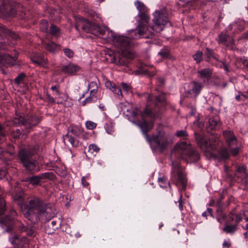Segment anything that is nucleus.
Returning <instances> with one entry per match:
<instances>
[{"mask_svg":"<svg viewBox=\"0 0 248 248\" xmlns=\"http://www.w3.org/2000/svg\"><path fill=\"white\" fill-rule=\"evenodd\" d=\"M238 214H242V218L243 217H244L245 221H248V210L241 211V212H239Z\"/></svg>","mask_w":248,"mask_h":248,"instance_id":"59","label":"nucleus"},{"mask_svg":"<svg viewBox=\"0 0 248 248\" xmlns=\"http://www.w3.org/2000/svg\"><path fill=\"white\" fill-rule=\"evenodd\" d=\"M111 91L113 92V93L116 94L118 97H120V96L121 97H122L123 95L121 89L119 87H117L116 85L114 86V88H112Z\"/></svg>","mask_w":248,"mask_h":248,"instance_id":"54","label":"nucleus"},{"mask_svg":"<svg viewBox=\"0 0 248 248\" xmlns=\"http://www.w3.org/2000/svg\"><path fill=\"white\" fill-rule=\"evenodd\" d=\"M5 135L4 128L0 124V142H1L5 140Z\"/></svg>","mask_w":248,"mask_h":248,"instance_id":"51","label":"nucleus"},{"mask_svg":"<svg viewBox=\"0 0 248 248\" xmlns=\"http://www.w3.org/2000/svg\"><path fill=\"white\" fill-rule=\"evenodd\" d=\"M145 97L148 104L152 103L157 108L165 105L166 97L164 93H160L158 95H153V94H145Z\"/></svg>","mask_w":248,"mask_h":248,"instance_id":"12","label":"nucleus"},{"mask_svg":"<svg viewBox=\"0 0 248 248\" xmlns=\"http://www.w3.org/2000/svg\"><path fill=\"white\" fill-rule=\"evenodd\" d=\"M60 32L59 29L55 25H52L49 30V32L53 35H57Z\"/></svg>","mask_w":248,"mask_h":248,"instance_id":"49","label":"nucleus"},{"mask_svg":"<svg viewBox=\"0 0 248 248\" xmlns=\"http://www.w3.org/2000/svg\"><path fill=\"white\" fill-rule=\"evenodd\" d=\"M56 178L55 175L52 172H47L41 173L38 175H32L22 179V181L28 183L33 186L40 185L41 180L47 179L54 180Z\"/></svg>","mask_w":248,"mask_h":248,"instance_id":"10","label":"nucleus"},{"mask_svg":"<svg viewBox=\"0 0 248 248\" xmlns=\"http://www.w3.org/2000/svg\"><path fill=\"white\" fill-rule=\"evenodd\" d=\"M16 215V211L11 209L9 215L0 218V224L3 229H5L6 232H11L13 231L15 217Z\"/></svg>","mask_w":248,"mask_h":248,"instance_id":"11","label":"nucleus"},{"mask_svg":"<svg viewBox=\"0 0 248 248\" xmlns=\"http://www.w3.org/2000/svg\"><path fill=\"white\" fill-rule=\"evenodd\" d=\"M115 85V84L113 82H112L110 81H107L105 82L106 87L110 90H112V88H114V86Z\"/></svg>","mask_w":248,"mask_h":248,"instance_id":"60","label":"nucleus"},{"mask_svg":"<svg viewBox=\"0 0 248 248\" xmlns=\"http://www.w3.org/2000/svg\"><path fill=\"white\" fill-rule=\"evenodd\" d=\"M171 165L173 171L177 170V181L176 185L182 186L183 190H185L187 184L186 175L179 169V161L180 159H189L190 162H197L200 159L199 154L195 150L191 149L186 141L177 143L171 150L170 155Z\"/></svg>","mask_w":248,"mask_h":248,"instance_id":"1","label":"nucleus"},{"mask_svg":"<svg viewBox=\"0 0 248 248\" xmlns=\"http://www.w3.org/2000/svg\"><path fill=\"white\" fill-rule=\"evenodd\" d=\"M26 77L25 74L24 73H21L15 78L14 82L17 85L20 84L22 82Z\"/></svg>","mask_w":248,"mask_h":248,"instance_id":"40","label":"nucleus"},{"mask_svg":"<svg viewBox=\"0 0 248 248\" xmlns=\"http://www.w3.org/2000/svg\"><path fill=\"white\" fill-rule=\"evenodd\" d=\"M61 222L59 219L47 222L45 226V231L46 233L49 234L53 233L56 230L60 227Z\"/></svg>","mask_w":248,"mask_h":248,"instance_id":"19","label":"nucleus"},{"mask_svg":"<svg viewBox=\"0 0 248 248\" xmlns=\"http://www.w3.org/2000/svg\"><path fill=\"white\" fill-rule=\"evenodd\" d=\"M229 151L230 153H231L232 155L235 156L238 154L239 149L238 147H235L234 148L230 149Z\"/></svg>","mask_w":248,"mask_h":248,"instance_id":"61","label":"nucleus"},{"mask_svg":"<svg viewBox=\"0 0 248 248\" xmlns=\"http://www.w3.org/2000/svg\"><path fill=\"white\" fill-rule=\"evenodd\" d=\"M100 151V148L95 144H92L89 146V152L91 154L97 153Z\"/></svg>","mask_w":248,"mask_h":248,"instance_id":"43","label":"nucleus"},{"mask_svg":"<svg viewBox=\"0 0 248 248\" xmlns=\"http://www.w3.org/2000/svg\"><path fill=\"white\" fill-rule=\"evenodd\" d=\"M223 198L222 196H221L220 198H219L216 201V206H217V207H222V203H221V200Z\"/></svg>","mask_w":248,"mask_h":248,"instance_id":"63","label":"nucleus"},{"mask_svg":"<svg viewBox=\"0 0 248 248\" xmlns=\"http://www.w3.org/2000/svg\"><path fill=\"white\" fill-rule=\"evenodd\" d=\"M22 212L25 217L33 224L40 221H49L55 216L53 206L37 197L31 198Z\"/></svg>","mask_w":248,"mask_h":248,"instance_id":"2","label":"nucleus"},{"mask_svg":"<svg viewBox=\"0 0 248 248\" xmlns=\"http://www.w3.org/2000/svg\"><path fill=\"white\" fill-rule=\"evenodd\" d=\"M31 61L34 63L44 67L47 66V59L44 56L39 55L34 58H31Z\"/></svg>","mask_w":248,"mask_h":248,"instance_id":"26","label":"nucleus"},{"mask_svg":"<svg viewBox=\"0 0 248 248\" xmlns=\"http://www.w3.org/2000/svg\"><path fill=\"white\" fill-rule=\"evenodd\" d=\"M205 54L206 56V61L207 62H209L211 57L212 58L214 55L215 52L213 49L207 47L206 48V51L205 52Z\"/></svg>","mask_w":248,"mask_h":248,"instance_id":"42","label":"nucleus"},{"mask_svg":"<svg viewBox=\"0 0 248 248\" xmlns=\"http://www.w3.org/2000/svg\"><path fill=\"white\" fill-rule=\"evenodd\" d=\"M134 54L131 52V55L128 56L124 55L121 51V53L115 54L111 59V62L115 63L117 65L127 66L128 65L129 60V59H133Z\"/></svg>","mask_w":248,"mask_h":248,"instance_id":"14","label":"nucleus"},{"mask_svg":"<svg viewBox=\"0 0 248 248\" xmlns=\"http://www.w3.org/2000/svg\"><path fill=\"white\" fill-rule=\"evenodd\" d=\"M76 28L77 30L80 28L85 32L97 36V31H98V25L95 23L90 22L88 19H80L79 21L77 23Z\"/></svg>","mask_w":248,"mask_h":248,"instance_id":"9","label":"nucleus"},{"mask_svg":"<svg viewBox=\"0 0 248 248\" xmlns=\"http://www.w3.org/2000/svg\"><path fill=\"white\" fill-rule=\"evenodd\" d=\"M217 221L221 223L226 218V214L223 212L222 207H217Z\"/></svg>","mask_w":248,"mask_h":248,"instance_id":"31","label":"nucleus"},{"mask_svg":"<svg viewBox=\"0 0 248 248\" xmlns=\"http://www.w3.org/2000/svg\"><path fill=\"white\" fill-rule=\"evenodd\" d=\"M237 226L238 224H234L233 225L226 224L225 226L222 229V230L226 233L232 234L237 230Z\"/></svg>","mask_w":248,"mask_h":248,"instance_id":"29","label":"nucleus"},{"mask_svg":"<svg viewBox=\"0 0 248 248\" xmlns=\"http://www.w3.org/2000/svg\"><path fill=\"white\" fill-rule=\"evenodd\" d=\"M63 51L65 55L67 56L68 58H71L73 57L74 53L72 49L68 48H65L63 49Z\"/></svg>","mask_w":248,"mask_h":248,"instance_id":"50","label":"nucleus"},{"mask_svg":"<svg viewBox=\"0 0 248 248\" xmlns=\"http://www.w3.org/2000/svg\"><path fill=\"white\" fill-rule=\"evenodd\" d=\"M25 232H26V234L28 236H33L35 232L32 226L30 228L28 227H26Z\"/></svg>","mask_w":248,"mask_h":248,"instance_id":"56","label":"nucleus"},{"mask_svg":"<svg viewBox=\"0 0 248 248\" xmlns=\"http://www.w3.org/2000/svg\"><path fill=\"white\" fill-rule=\"evenodd\" d=\"M16 228L20 232H25L26 227L20 221H14L13 227Z\"/></svg>","mask_w":248,"mask_h":248,"instance_id":"37","label":"nucleus"},{"mask_svg":"<svg viewBox=\"0 0 248 248\" xmlns=\"http://www.w3.org/2000/svg\"><path fill=\"white\" fill-rule=\"evenodd\" d=\"M199 77L203 82H208L212 77V70L208 68H204L197 72Z\"/></svg>","mask_w":248,"mask_h":248,"instance_id":"21","label":"nucleus"},{"mask_svg":"<svg viewBox=\"0 0 248 248\" xmlns=\"http://www.w3.org/2000/svg\"><path fill=\"white\" fill-rule=\"evenodd\" d=\"M198 145L201 148L205 149L206 150H208V148H210L211 150H215L216 148L215 144L210 143L208 144L207 140L204 138Z\"/></svg>","mask_w":248,"mask_h":248,"instance_id":"30","label":"nucleus"},{"mask_svg":"<svg viewBox=\"0 0 248 248\" xmlns=\"http://www.w3.org/2000/svg\"><path fill=\"white\" fill-rule=\"evenodd\" d=\"M17 59V55L12 57L9 54L0 52V67H11L15 65L16 63Z\"/></svg>","mask_w":248,"mask_h":248,"instance_id":"16","label":"nucleus"},{"mask_svg":"<svg viewBox=\"0 0 248 248\" xmlns=\"http://www.w3.org/2000/svg\"><path fill=\"white\" fill-rule=\"evenodd\" d=\"M48 26V23L46 20L43 19L41 21L40 27L43 32H46L47 31Z\"/></svg>","mask_w":248,"mask_h":248,"instance_id":"46","label":"nucleus"},{"mask_svg":"<svg viewBox=\"0 0 248 248\" xmlns=\"http://www.w3.org/2000/svg\"><path fill=\"white\" fill-rule=\"evenodd\" d=\"M111 38L114 45L119 48L123 54L128 56L131 55L130 48L132 46V43L129 38L113 33H111Z\"/></svg>","mask_w":248,"mask_h":248,"instance_id":"8","label":"nucleus"},{"mask_svg":"<svg viewBox=\"0 0 248 248\" xmlns=\"http://www.w3.org/2000/svg\"><path fill=\"white\" fill-rule=\"evenodd\" d=\"M51 89L52 91H54V92H55V94L56 95L60 94V91L58 89V87L57 86H52L51 88Z\"/></svg>","mask_w":248,"mask_h":248,"instance_id":"64","label":"nucleus"},{"mask_svg":"<svg viewBox=\"0 0 248 248\" xmlns=\"http://www.w3.org/2000/svg\"><path fill=\"white\" fill-rule=\"evenodd\" d=\"M0 33H3L5 36L7 35L15 39H16V35L13 31L5 28L4 26H0Z\"/></svg>","mask_w":248,"mask_h":248,"instance_id":"32","label":"nucleus"},{"mask_svg":"<svg viewBox=\"0 0 248 248\" xmlns=\"http://www.w3.org/2000/svg\"><path fill=\"white\" fill-rule=\"evenodd\" d=\"M8 40V39L6 37L4 39L0 38V50H4L6 49V46L9 45Z\"/></svg>","mask_w":248,"mask_h":248,"instance_id":"45","label":"nucleus"},{"mask_svg":"<svg viewBox=\"0 0 248 248\" xmlns=\"http://www.w3.org/2000/svg\"><path fill=\"white\" fill-rule=\"evenodd\" d=\"M242 220V214H239L235 213H230L229 215V217L227 223H230L232 221H234L235 224H238Z\"/></svg>","mask_w":248,"mask_h":248,"instance_id":"27","label":"nucleus"},{"mask_svg":"<svg viewBox=\"0 0 248 248\" xmlns=\"http://www.w3.org/2000/svg\"><path fill=\"white\" fill-rule=\"evenodd\" d=\"M22 132L23 130L19 129H13L11 132V136L15 139H19Z\"/></svg>","mask_w":248,"mask_h":248,"instance_id":"41","label":"nucleus"},{"mask_svg":"<svg viewBox=\"0 0 248 248\" xmlns=\"http://www.w3.org/2000/svg\"><path fill=\"white\" fill-rule=\"evenodd\" d=\"M86 126L88 129L92 130L96 127V124L92 121H87Z\"/></svg>","mask_w":248,"mask_h":248,"instance_id":"57","label":"nucleus"},{"mask_svg":"<svg viewBox=\"0 0 248 248\" xmlns=\"http://www.w3.org/2000/svg\"><path fill=\"white\" fill-rule=\"evenodd\" d=\"M153 15L154 17L153 21L154 24L151 27V29L153 31L160 32L163 30L167 24L169 23L170 26H172L165 9L157 10L154 12Z\"/></svg>","mask_w":248,"mask_h":248,"instance_id":"6","label":"nucleus"},{"mask_svg":"<svg viewBox=\"0 0 248 248\" xmlns=\"http://www.w3.org/2000/svg\"><path fill=\"white\" fill-rule=\"evenodd\" d=\"M158 55L160 56L163 59L170 58V54L169 49L167 47H164L158 52Z\"/></svg>","mask_w":248,"mask_h":248,"instance_id":"33","label":"nucleus"},{"mask_svg":"<svg viewBox=\"0 0 248 248\" xmlns=\"http://www.w3.org/2000/svg\"><path fill=\"white\" fill-rule=\"evenodd\" d=\"M9 241L16 248H23L24 245L27 243L26 237H20L16 234H12L10 236Z\"/></svg>","mask_w":248,"mask_h":248,"instance_id":"18","label":"nucleus"},{"mask_svg":"<svg viewBox=\"0 0 248 248\" xmlns=\"http://www.w3.org/2000/svg\"><path fill=\"white\" fill-rule=\"evenodd\" d=\"M43 117L39 115L28 114L24 116L22 114H16L15 118V124L23 126L24 128L30 132L37 126L42 121Z\"/></svg>","mask_w":248,"mask_h":248,"instance_id":"4","label":"nucleus"},{"mask_svg":"<svg viewBox=\"0 0 248 248\" xmlns=\"http://www.w3.org/2000/svg\"><path fill=\"white\" fill-rule=\"evenodd\" d=\"M14 200L15 202H17L18 204H22L23 202L24 198L21 194L19 193V194H16L14 196Z\"/></svg>","mask_w":248,"mask_h":248,"instance_id":"44","label":"nucleus"},{"mask_svg":"<svg viewBox=\"0 0 248 248\" xmlns=\"http://www.w3.org/2000/svg\"><path fill=\"white\" fill-rule=\"evenodd\" d=\"M219 63L221 64L220 65V68H223L227 73L230 72L229 65L226 63L225 60H221L219 61Z\"/></svg>","mask_w":248,"mask_h":248,"instance_id":"52","label":"nucleus"},{"mask_svg":"<svg viewBox=\"0 0 248 248\" xmlns=\"http://www.w3.org/2000/svg\"><path fill=\"white\" fill-rule=\"evenodd\" d=\"M195 140L197 141V144L199 145L201 142H202V140L204 139V137H202L201 134L195 133Z\"/></svg>","mask_w":248,"mask_h":248,"instance_id":"58","label":"nucleus"},{"mask_svg":"<svg viewBox=\"0 0 248 248\" xmlns=\"http://www.w3.org/2000/svg\"><path fill=\"white\" fill-rule=\"evenodd\" d=\"M235 28L234 29V32L236 33H238L240 32H241L244 29V24H237L236 23L234 25Z\"/></svg>","mask_w":248,"mask_h":248,"instance_id":"48","label":"nucleus"},{"mask_svg":"<svg viewBox=\"0 0 248 248\" xmlns=\"http://www.w3.org/2000/svg\"><path fill=\"white\" fill-rule=\"evenodd\" d=\"M223 135L229 148L236 143V138L233 132L225 131L223 132Z\"/></svg>","mask_w":248,"mask_h":248,"instance_id":"20","label":"nucleus"},{"mask_svg":"<svg viewBox=\"0 0 248 248\" xmlns=\"http://www.w3.org/2000/svg\"><path fill=\"white\" fill-rule=\"evenodd\" d=\"M63 139L65 143L66 142H68L73 147H76L79 145L78 140L76 139V137H73L72 135L66 134L63 137Z\"/></svg>","mask_w":248,"mask_h":248,"instance_id":"25","label":"nucleus"},{"mask_svg":"<svg viewBox=\"0 0 248 248\" xmlns=\"http://www.w3.org/2000/svg\"><path fill=\"white\" fill-rule=\"evenodd\" d=\"M220 126V122L217 117L210 118L208 120V129L214 130Z\"/></svg>","mask_w":248,"mask_h":248,"instance_id":"24","label":"nucleus"},{"mask_svg":"<svg viewBox=\"0 0 248 248\" xmlns=\"http://www.w3.org/2000/svg\"><path fill=\"white\" fill-rule=\"evenodd\" d=\"M176 135L178 137H183L185 138L187 137L188 134L186 130H180L177 131Z\"/></svg>","mask_w":248,"mask_h":248,"instance_id":"55","label":"nucleus"},{"mask_svg":"<svg viewBox=\"0 0 248 248\" xmlns=\"http://www.w3.org/2000/svg\"><path fill=\"white\" fill-rule=\"evenodd\" d=\"M202 51H197L195 54L192 55V57L197 63H199L202 61Z\"/></svg>","mask_w":248,"mask_h":248,"instance_id":"38","label":"nucleus"},{"mask_svg":"<svg viewBox=\"0 0 248 248\" xmlns=\"http://www.w3.org/2000/svg\"><path fill=\"white\" fill-rule=\"evenodd\" d=\"M224 174L226 178L231 181H235L245 186L248 185V175L245 166H237L233 175L231 169L224 165Z\"/></svg>","mask_w":248,"mask_h":248,"instance_id":"5","label":"nucleus"},{"mask_svg":"<svg viewBox=\"0 0 248 248\" xmlns=\"http://www.w3.org/2000/svg\"><path fill=\"white\" fill-rule=\"evenodd\" d=\"M138 27L139 29L138 31H136L135 39L138 38H151L154 36V33L153 32L149 33L148 27L143 22H140Z\"/></svg>","mask_w":248,"mask_h":248,"instance_id":"15","label":"nucleus"},{"mask_svg":"<svg viewBox=\"0 0 248 248\" xmlns=\"http://www.w3.org/2000/svg\"><path fill=\"white\" fill-rule=\"evenodd\" d=\"M218 43L227 47H232L234 44L233 39L227 33V31H222L218 34Z\"/></svg>","mask_w":248,"mask_h":248,"instance_id":"17","label":"nucleus"},{"mask_svg":"<svg viewBox=\"0 0 248 248\" xmlns=\"http://www.w3.org/2000/svg\"><path fill=\"white\" fill-rule=\"evenodd\" d=\"M46 97L49 103L52 104H54L55 103V99L51 97L49 94L47 93L46 94Z\"/></svg>","mask_w":248,"mask_h":248,"instance_id":"62","label":"nucleus"},{"mask_svg":"<svg viewBox=\"0 0 248 248\" xmlns=\"http://www.w3.org/2000/svg\"><path fill=\"white\" fill-rule=\"evenodd\" d=\"M34 152L30 149H22L18 153V158L26 169L32 172L36 168V161L33 158Z\"/></svg>","mask_w":248,"mask_h":248,"instance_id":"7","label":"nucleus"},{"mask_svg":"<svg viewBox=\"0 0 248 248\" xmlns=\"http://www.w3.org/2000/svg\"><path fill=\"white\" fill-rule=\"evenodd\" d=\"M189 89L185 91V95L187 97H196L200 93L203 88L202 83L193 81L190 82L188 85Z\"/></svg>","mask_w":248,"mask_h":248,"instance_id":"13","label":"nucleus"},{"mask_svg":"<svg viewBox=\"0 0 248 248\" xmlns=\"http://www.w3.org/2000/svg\"><path fill=\"white\" fill-rule=\"evenodd\" d=\"M142 72L149 77H154L156 74V70L153 66H150L147 69H143Z\"/></svg>","mask_w":248,"mask_h":248,"instance_id":"34","label":"nucleus"},{"mask_svg":"<svg viewBox=\"0 0 248 248\" xmlns=\"http://www.w3.org/2000/svg\"><path fill=\"white\" fill-rule=\"evenodd\" d=\"M219 154L221 158L227 159L229 157L230 153L229 149L227 148H221L219 151Z\"/></svg>","mask_w":248,"mask_h":248,"instance_id":"35","label":"nucleus"},{"mask_svg":"<svg viewBox=\"0 0 248 248\" xmlns=\"http://www.w3.org/2000/svg\"><path fill=\"white\" fill-rule=\"evenodd\" d=\"M79 70V67L78 65L70 63L67 65L62 66V70L65 73L71 76L75 75Z\"/></svg>","mask_w":248,"mask_h":248,"instance_id":"22","label":"nucleus"},{"mask_svg":"<svg viewBox=\"0 0 248 248\" xmlns=\"http://www.w3.org/2000/svg\"><path fill=\"white\" fill-rule=\"evenodd\" d=\"M138 16L140 19L144 22L147 23L149 21V17L146 13V12L139 13Z\"/></svg>","mask_w":248,"mask_h":248,"instance_id":"47","label":"nucleus"},{"mask_svg":"<svg viewBox=\"0 0 248 248\" xmlns=\"http://www.w3.org/2000/svg\"><path fill=\"white\" fill-rule=\"evenodd\" d=\"M150 117L152 119H155L159 117V110L156 111L155 109H150L146 108L144 113H141L142 121L138 120L133 123L140 128L143 134L144 135L146 140L151 144L154 142L156 144V148L163 151L167 147L168 144V139L165 134L162 132H158L156 135H152L151 137L148 134L153 127V123L148 122L145 120V116Z\"/></svg>","mask_w":248,"mask_h":248,"instance_id":"3","label":"nucleus"},{"mask_svg":"<svg viewBox=\"0 0 248 248\" xmlns=\"http://www.w3.org/2000/svg\"><path fill=\"white\" fill-rule=\"evenodd\" d=\"M42 45L46 50L51 53H56L60 49V46L53 42H48L46 43L45 41H43Z\"/></svg>","mask_w":248,"mask_h":248,"instance_id":"23","label":"nucleus"},{"mask_svg":"<svg viewBox=\"0 0 248 248\" xmlns=\"http://www.w3.org/2000/svg\"><path fill=\"white\" fill-rule=\"evenodd\" d=\"M68 133L69 135H72L73 137H79L82 132V130L81 128L78 126H70L68 129Z\"/></svg>","mask_w":248,"mask_h":248,"instance_id":"28","label":"nucleus"},{"mask_svg":"<svg viewBox=\"0 0 248 248\" xmlns=\"http://www.w3.org/2000/svg\"><path fill=\"white\" fill-rule=\"evenodd\" d=\"M5 209V202L2 196L1 190L0 189V215L4 214Z\"/></svg>","mask_w":248,"mask_h":248,"instance_id":"36","label":"nucleus"},{"mask_svg":"<svg viewBox=\"0 0 248 248\" xmlns=\"http://www.w3.org/2000/svg\"><path fill=\"white\" fill-rule=\"evenodd\" d=\"M121 86L123 88V89L124 91H125L126 93H129V92H131V87L128 84L122 82L121 83Z\"/></svg>","mask_w":248,"mask_h":248,"instance_id":"53","label":"nucleus"},{"mask_svg":"<svg viewBox=\"0 0 248 248\" xmlns=\"http://www.w3.org/2000/svg\"><path fill=\"white\" fill-rule=\"evenodd\" d=\"M137 9L139 11V13L146 12V8L145 5L140 1H137L135 3Z\"/></svg>","mask_w":248,"mask_h":248,"instance_id":"39","label":"nucleus"}]
</instances>
